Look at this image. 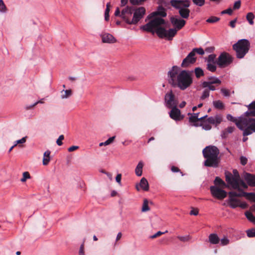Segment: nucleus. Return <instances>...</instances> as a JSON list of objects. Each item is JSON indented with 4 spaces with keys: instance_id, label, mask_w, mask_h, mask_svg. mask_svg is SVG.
<instances>
[{
    "instance_id": "nucleus-11",
    "label": "nucleus",
    "mask_w": 255,
    "mask_h": 255,
    "mask_svg": "<svg viewBox=\"0 0 255 255\" xmlns=\"http://www.w3.org/2000/svg\"><path fill=\"white\" fill-rule=\"evenodd\" d=\"M165 106L168 108L177 107L178 102L172 91L167 92L165 95Z\"/></svg>"
},
{
    "instance_id": "nucleus-6",
    "label": "nucleus",
    "mask_w": 255,
    "mask_h": 255,
    "mask_svg": "<svg viewBox=\"0 0 255 255\" xmlns=\"http://www.w3.org/2000/svg\"><path fill=\"white\" fill-rule=\"evenodd\" d=\"M189 0H171V5L175 8L179 10L180 16L184 19H187L190 15V10L188 7L190 5Z\"/></svg>"
},
{
    "instance_id": "nucleus-19",
    "label": "nucleus",
    "mask_w": 255,
    "mask_h": 255,
    "mask_svg": "<svg viewBox=\"0 0 255 255\" xmlns=\"http://www.w3.org/2000/svg\"><path fill=\"white\" fill-rule=\"evenodd\" d=\"M103 43H114L116 42V38L111 34L105 33L101 34Z\"/></svg>"
},
{
    "instance_id": "nucleus-28",
    "label": "nucleus",
    "mask_w": 255,
    "mask_h": 255,
    "mask_svg": "<svg viewBox=\"0 0 255 255\" xmlns=\"http://www.w3.org/2000/svg\"><path fill=\"white\" fill-rule=\"evenodd\" d=\"M240 201L236 198H229L228 203L232 208H235L239 206Z\"/></svg>"
},
{
    "instance_id": "nucleus-62",
    "label": "nucleus",
    "mask_w": 255,
    "mask_h": 255,
    "mask_svg": "<svg viewBox=\"0 0 255 255\" xmlns=\"http://www.w3.org/2000/svg\"><path fill=\"white\" fill-rule=\"evenodd\" d=\"M198 210L197 209H193L190 212V214L191 215L196 216L198 214Z\"/></svg>"
},
{
    "instance_id": "nucleus-51",
    "label": "nucleus",
    "mask_w": 255,
    "mask_h": 255,
    "mask_svg": "<svg viewBox=\"0 0 255 255\" xmlns=\"http://www.w3.org/2000/svg\"><path fill=\"white\" fill-rule=\"evenodd\" d=\"M168 231L166 230L165 232H162L161 231H158L157 232L156 234H154L153 235L150 236V238L151 239H154V238H157V237H159L166 233H167Z\"/></svg>"
},
{
    "instance_id": "nucleus-46",
    "label": "nucleus",
    "mask_w": 255,
    "mask_h": 255,
    "mask_svg": "<svg viewBox=\"0 0 255 255\" xmlns=\"http://www.w3.org/2000/svg\"><path fill=\"white\" fill-rule=\"evenodd\" d=\"M6 11V7L2 0H0V11L5 12Z\"/></svg>"
},
{
    "instance_id": "nucleus-37",
    "label": "nucleus",
    "mask_w": 255,
    "mask_h": 255,
    "mask_svg": "<svg viewBox=\"0 0 255 255\" xmlns=\"http://www.w3.org/2000/svg\"><path fill=\"white\" fill-rule=\"evenodd\" d=\"M192 52L194 54V56H195L196 53L199 54V55H203L204 54V51L202 48H195L193 49Z\"/></svg>"
},
{
    "instance_id": "nucleus-56",
    "label": "nucleus",
    "mask_w": 255,
    "mask_h": 255,
    "mask_svg": "<svg viewBox=\"0 0 255 255\" xmlns=\"http://www.w3.org/2000/svg\"><path fill=\"white\" fill-rule=\"evenodd\" d=\"M115 138V136H112L110 137L108 139L104 142L105 145H108L113 142Z\"/></svg>"
},
{
    "instance_id": "nucleus-54",
    "label": "nucleus",
    "mask_w": 255,
    "mask_h": 255,
    "mask_svg": "<svg viewBox=\"0 0 255 255\" xmlns=\"http://www.w3.org/2000/svg\"><path fill=\"white\" fill-rule=\"evenodd\" d=\"M240 162L242 165H245L247 163L248 159L245 156H241L240 157Z\"/></svg>"
},
{
    "instance_id": "nucleus-3",
    "label": "nucleus",
    "mask_w": 255,
    "mask_h": 255,
    "mask_svg": "<svg viewBox=\"0 0 255 255\" xmlns=\"http://www.w3.org/2000/svg\"><path fill=\"white\" fill-rule=\"evenodd\" d=\"M202 153L205 159L204 161V166L214 168L218 167L220 151L217 147L214 145L207 146L203 149Z\"/></svg>"
},
{
    "instance_id": "nucleus-34",
    "label": "nucleus",
    "mask_w": 255,
    "mask_h": 255,
    "mask_svg": "<svg viewBox=\"0 0 255 255\" xmlns=\"http://www.w3.org/2000/svg\"><path fill=\"white\" fill-rule=\"evenodd\" d=\"M246 18L249 23L251 25H253L254 23V19L255 18V15L252 12H249L246 16Z\"/></svg>"
},
{
    "instance_id": "nucleus-41",
    "label": "nucleus",
    "mask_w": 255,
    "mask_h": 255,
    "mask_svg": "<svg viewBox=\"0 0 255 255\" xmlns=\"http://www.w3.org/2000/svg\"><path fill=\"white\" fill-rule=\"evenodd\" d=\"M221 246H226L230 243V240L226 236H224L222 239L220 240Z\"/></svg>"
},
{
    "instance_id": "nucleus-2",
    "label": "nucleus",
    "mask_w": 255,
    "mask_h": 255,
    "mask_svg": "<svg viewBox=\"0 0 255 255\" xmlns=\"http://www.w3.org/2000/svg\"><path fill=\"white\" fill-rule=\"evenodd\" d=\"M146 13L144 7L134 8L131 6H127L121 11L119 7H117L115 15L120 16L127 24L136 25L143 18Z\"/></svg>"
},
{
    "instance_id": "nucleus-38",
    "label": "nucleus",
    "mask_w": 255,
    "mask_h": 255,
    "mask_svg": "<svg viewBox=\"0 0 255 255\" xmlns=\"http://www.w3.org/2000/svg\"><path fill=\"white\" fill-rule=\"evenodd\" d=\"M193 3L199 7H201L205 4V0H192Z\"/></svg>"
},
{
    "instance_id": "nucleus-49",
    "label": "nucleus",
    "mask_w": 255,
    "mask_h": 255,
    "mask_svg": "<svg viewBox=\"0 0 255 255\" xmlns=\"http://www.w3.org/2000/svg\"><path fill=\"white\" fill-rule=\"evenodd\" d=\"M201 126L202 127V128L205 129V130H210L212 128V127L209 124H207V123H202L201 125Z\"/></svg>"
},
{
    "instance_id": "nucleus-60",
    "label": "nucleus",
    "mask_w": 255,
    "mask_h": 255,
    "mask_svg": "<svg viewBox=\"0 0 255 255\" xmlns=\"http://www.w3.org/2000/svg\"><path fill=\"white\" fill-rule=\"evenodd\" d=\"M78 148H79L78 146L73 145V146H72L69 147L68 149V151L69 152H72L76 149H78Z\"/></svg>"
},
{
    "instance_id": "nucleus-21",
    "label": "nucleus",
    "mask_w": 255,
    "mask_h": 255,
    "mask_svg": "<svg viewBox=\"0 0 255 255\" xmlns=\"http://www.w3.org/2000/svg\"><path fill=\"white\" fill-rule=\"evenodd\" d=\"M209 124L218 125L222 122V117L220 115H217L214 117H210L207 119Z\"/></svg>"
},
{
    "instance_id": "nucleus-8",
    "label": "nucleus",
    "mask_w": 255,
    "mask_h": 255,
    "mask_svg": "<svg viewBox=\"0 0 255 255\" xmlns=\"http://www.w3.org/2000/svg\"><path fill=\"white\" fill-rule=\"evenodd\" d=\"M243 135L247 136L255 132V118H245L243 122Z\"/></svg>"
},
{
    "instance_id": "nucleus-48",
    "label": "nucleus",
    "mask_w": 255,
    "mask_h": 255,
    "mask_svg": "<svg viewBox=\"0 0 255 255\" xmlns=\"http://www.w3.org/2000/svg\"><path fill=\"white\" fill-rule=\"evenodd\" d=\"M177 238L180 241L184 242H187L190 239L189 236H178Z\"/></svg>"
},
{
    "instance_id": "nucleus-35",
    "label": "nucleus",
    "mask_w": 255,
    "mask_h": 255,
    "mask_svg": "<svg viewBox=\"0 0 255 255\" xmlns=\"http://www.w3.org/2000/svg\"><path fill=\"white\" fill-rule=\"evenodd\" d=\"M150 210L149 207H148V201L147 199H144L143 201L141 211L142 212H145L148 211Z\"/></svg>"
},
{
    "instance_id": "nucleus-1",
    "label": "nucleus",
    "mask_w": 255,
    "mask_h": 255,
    "mask_svg": "<svg viewBox=\"0 0 255 255\" xmlns=\"http://www.w3.org/2000/svg\"><path fill=\"white\" fill-rule=\"evenodd\" d=\"M165 23V21L163 18L154 17L150 19L148 23L141 26L140 28L143 31L151 32L152 34L156 33L160 38H166L169 40H172L176 34L177 30L174 29L166 30L162 27Z\"/></svg>"
},
{
    "instance_id": "nucleus-61",
    "label": "nucleus",
    "mask_w": 255,
    "mask_h": 255,
    "mask_svg": "<svg viewBox=\"0 0 255 255\" xmlns=\"http://www.w3.org/2000/svg\"><path fill=\"white\" fill-rule=\"evenodd\" d=\"M84 243L82 244L79 250V255H84Z\"/></svg>"
},
{
    "instance_id": "nucleus-22",
    "label": "nucleus",
    "mask_w": 255,
    "mask_h": 255,
    "mask_svg": "<svg viewBox=\"0 0 255 255\" xmlns=\"http://www.w3.org/2000/svg\"><path fill=\"white\" fill-rule=\"evenodd\" d=\"M139 186H140V188L144 191H147L149 190V185L148 181L144 177H143L141 179L139 185H136V189L137 191L140 190Z\"/></svg>"
},
{
    "instance_id": "nucleus-25",
    "label": "nucleus",
    "mask_w": 255,
    "mask_h": 255,
    "mask_svg": "<svg viewBox=\"0 0 255 255\" xmlns=\"http://www.w3.org/2000/svg\"><path fill=\"white\" fill-rule=\"evenodd\" d=\"M209 241L213 245H216L219 243L220 239L216 234H211L209 236Z\"/></svg>"
},
{
    "instance_id": "nucleus-58",
    "label": "nucleus",
    "mask_w": 255,
    "mask_h": 255,
    "mask_svg": "<svg viewBox=\"0 0 255 255\" xmlns=\"http://www.w3.org/2000/svg\"><path fill=\"white\" fill-rule=\"evenodd\" d=\"M215 57L216 55L215 54H210V55H209L208 59V63H211L212 62H214Z\"/></svg>"
},
{
    "instance_id": "nucleus-44",
    "label": "nucleus",
    "mask_w": 255,
    "mask_h": 255,
    "mask_svg": "<svg viewBox=\"0 0 255 255\" xmlns=\"http://www.w3.org/2000/svg\"><path fill=\"white\" fill-rule=\"evenodd\" d=\"M146 0H129V1L132 5H139L141 4Z\"/></svg>"
},
{
    "instance_id": "nucleus-63",
    "label": "nucleus",
    "mask_w": 255,
    "mask_h": 255,
    "mask_svg": "<svg viewBox=\"0 0 255 255\" xmlns=\"http://www.w3.org/2000/svg\"><path fill=\"white\" fill-rule=\"evenodd\" d=\"M121 178L122 175L121 174H118L116 177V180L118 183L121 184Z\"/></svg>"
},
{
    "instance_id": "nucleus-40",
    "label": "nucleus",
    "mask_w": 255,
    "mask_h": 255,
    "mask_svg": "<svg viewBox=\"0 0 255 255\" xmlns=\"http://www.w3.org/2000/svg\"><path fill=\"white\" fill-rule=\"evenodd\" d=\"M30 178V175L28 172H24L22 174V178L20 179V181L24 182L27 179Z\"/></svg>"
},
{
    "instance_id": "nucleus-5",
    "label": "nucleus",
    "mask_w": 255,
    "mask_h": 255,
    "mask_svg": "<svg viewBox=\"0 0 255 255\" xmlns=\"http://www.w3.org/2000/svg\"><path fill=\"white\" fill-rule=\"evenodd\" d=\"M232 174L229 172L225 173L226 181L233 189L240 191V187L244 189L248 188L247 185L241 179L239 173L237 169H234Z\"/></svg>"
},
{
    "instance_id": "nucleus-17",
    "label": "nucleus",
    "mask_w": 255,
    "mask_h": 255,
    "mask_svg": "<svg viewBox=\"0 0 255 255\" xmlns=\"http://www.w3.org/2000/svg\"><path fill=\"white\" fill-rule=\"evenodd\" d=\"M227 119L228 121L233 122L235 123L237 127L241 130H243V122L245 118H242L240 120H237L236 118L233 117L230 114L227 115Z\"/></svg>"
},
{
    "instance_id": "nucleus-53",
    "label": "nucleus",
    "mask_w": 255,
    "mask_h": 255,
    "mask_svg": "<svg viewBox=\"0 0 255 255\" xmlns=\"http://www.w3.org/2000/svg\"><path fill=\"white\" fill-rule=\"evenodd\" d=\"M43 100H44V99H41V100H40L37 101L36 102H35L33 105H31L29 106V107H27L26 109H29L30 108H32L33 107L35 106L38 104H43L44 103Z\"/></svg>"
},
{
    "instance_id": "nucleus-27",
    "label": "nucleus",
    "mask_w": 255,
    "mask_h": 255,
    "mask_svg": "<svg viewBox=\"0 0 255 255\" xmlns=\"http://www.w3.org/2000/svg\"><path fill=\"white\" fill-rule=\"evenodd\" d=\"M51 152L50 150H46L43 154V164L44 165H47L50 160V155Z\"/></svg>"
},
{
    "instance_id": "nucleus-13",
    "label": "nucleus",
    "mask_w": 255,
    "mask_h": 255,
    "mask_svg": "<svg viewBox=\"0 0 255 255\" xmlns=\"http://www.w3.org/2000/svg\"><path fill=\"white\" fill-rule=\"evenodd\" d=\"M170 21L174 29L177 31L182 29L186 24V21L178 16H172L170 18Z\"/></svg>"
},
{
    "instance_id": "nucleus-55",
    "label": "nucleus",
    "mask_w": 255,
    "mask_h": 255,
    "mask_svg": "<svg viewBox=\"0 0 255 255\" xmlns=\"http://www.w3.org/2000/svg\"><path fill=\"white\" fill-rule=\"evenodd\" d=\"M232 13H233V10L231 8H229L226 10H223L221 12V13L222 14H228L229 15H231L232 14Z\"/></svg>"
},
{
    "instance_id": "nucleus-26",
    "label": "nucleus",
    "mask_w": 255,
    "mask_h": 255,
    "mask_svg": "<svg viewBox=\"0 0 255 255\" xmlns=\"http://www.w3.org/2000/svg\"><path fill=\"white\" fill-rule=\"evenodd\" d=\"M143 166V163L142 161H140L138 162V164L137 165L135 169V174L137 176H141L142 174V168Z\"/></svg>"
},
{
    "instance_id": "nucleus-16",
    "label": "nucleus",
    "mask_w": 255,
    "mask_h": 255,
    "mask_svg": "<svg viewBox=\"0 0 255 255\" xmlns=\"http://www.w3.org/2000/svg\"><path fill=\"white\" fill-rule=\"evenodd\" d=\"M179 68L177 66H173L171 69L168 72L167 75L170 78V83L173 84L176 79L177 75L180 72Z\"/></svg>"
},
{
    "instance_id": "nucleus-64",
    "label": "nucleus",
    "mask_w": 255,
    "mask_h": 255,
    "mask_svg": "<svg viewBox=\"0 0 255 255\" xmlns=\"http://www.w3.org/2000/svg\"><path fill=\"white\" fill-rule=\"evenodd\" d=\"M249 109H255V101L253 102L249 105Z\"/></svg>"
},
{
    "instance_id": "nucleus-30",
    "label": "nucleus",
    "mask_w": 255,
    "mask_h": 255,
    "mask_svg": "<svg viewBox=\"0 0 255 255\" xmlns=\"http://www.w3.org/2000/svg\"><path fill=\"white\" fill-rule=\"evenodd\" d=\"M214 184L216 186L218 185L222 188L227 187V184L225 183V182L222 179H221L220 178L218 177H216L214 180Z\"/></svg>"
},
{
    "instance_id": "nucleus-29",
    "label": "nucleus",
    "mask_w": 255,
    "mask_h": 255,
    "mask_svg": "<svg viewBox=\"0 0 255 255\" xmlns=\"http://www.w3.org/2000/svg\"><path fill=\"white\" fill-rule=\"evenodd\" d=\"M235 130L234 127H229L224 130L221 134L222 138H226L229 133H232Z\"/></svg>"
},
{
    "instance_id": "nucleus-4",
    "label": "nucleus",
    "mask_w": 255,
    "mask_h": 255,
    "mask_svg": "<svg viewBox=\"0 0 255 255\" xmlns=\"http://www.w3.org/2000/svg\"><path fill=\"white\" fill-rule=\"evenodd\" d=\"M193 83L192 72L181 70L177 75L172 86L178 87L181 90H185Z\"/></svg>"
},
{
    "instance_id": "nucleus-12",
    "label": "nucleus",
    "mask_w": 255,
    "mask_h": 255,
    "mask_svg": "<svg viewBox=\"0 0 255 255\" xmlns=\"http://www.w3.org/2000/svg\"><path fill=\"white\" fill-rule=\"evenodd\" d=\"M210 191L213 197L220 200L224 199L227 196V192L216 186L210 187Z\"/></svg>"
},
{
    "instance_id": "nucleus-42",
    "label": "nucleus",
    "mask_w": 255,
    "mask_h": 255,
    "mask_svg": "<svg viewBox=\"0 0 255 255\" xmlns=\"http://www.w3.org/2000/svg\"><path fill=\"white\" fill-rule=\"evenodd\" d=\"M220 20L219 17L216 16H211L206 20V22L208 23H215L218 21Z\"/></svg>"
},
{
    "instance_id": "nucleus-14",
    "label": "nucleus",
    "mask_w": 255,
    "mask_h": 255,
    "mask_svg": "<svg viewBox=\"0 0 255 255\" xmlns=\"http://www.w3.org/2000/svg\"><path fill=\"white\" fill-rule=\"evenodd\" d=\"M171 110L169 113L170 118L175 121H180L184 119V116L181 114V111L177 107L171 108Z\"/></svg>"
},
{
    "instance_id": "nucleus-32",
    "label": "nucleus",
    "mask_w": 255,
    "mask_h": 255,
    "mask_svg": "<svg viewBox=\"0 0 255 255\" xmlns=\"http://www.w3.org/2000/svg\"><path fill=\"white\" fill-rule=\"evenodd\" d=\"M194 72L197 78H200L201 76H203L204 75L203 70L200 67L195 68Z\"/></svg>"
},
{
    "instance_id": "nucleus-57",
    "label": "nucleus",
    "mask_w": 255,
    "mask_h": 255,
    "mask_svg": "<svg viewBox=\"0 0 255 255\" xmlns=\"http://www.w3.org/2000/svg\"><path fill=\"white\" fill-rule=\"evenodd\" d=\"M241 2L240 0L236 1L234 4L233 8L234 9H239L241 6Z\"/></svg>"
},
{
    "instance_id": "nucleus-52",
    "label": "nucleus",
    "mask_w": 255,
    "mask_h": 255,
    "mask_svg": "<svg viewBox=\"0 0 255 255\" xmlns=\"http://www.w3.org/2000/svg\"><path fill=\"white\" fill-rule=\"evenodd\" d=\"M64 138V135H60L59 136L58 138L56 140V143L57 144V145H58L59 146L62 145L63 142H62V140H63Z\"/></svg>"
},
{
    "instance_id": "nucleus-15",
    "label": "nucleus",
    "mask_w": 255,
    "mask_h": 255,
    "mask_svg": "<svg viewBox=\"0 0 255 255\" xmlns=\"http://www.w3.org/2000/svg\"><path fill=\"white\" fill-rule=\"evenodd\" d=\"M196 61V58L194 56V54L192 51L190 52L186 57L184 59L181 63L182 67H187L190 65L194 64Z\"/></svg>"
},
{
    "instance_id": "nucleus-47",
    "label": "nucleus",
    "mask_w": 255,
    "mask_h": 255,
    "mask_svg": "<svg viewBox=\"0 0 255 255\" xmlns=\"http://www.w3.org/2000/svg\"><path fill=\"white\" fill-rule=\"evenodd\" d=\"M221 92L223 95L225 97H229L230 96V91L225 88H222Z\"/></svg>"
},
{
    "instance_id": "nucleus-20",
    "label": "nucleus",
    "mask_w": 255,
    "mask_h": 255,
    "mask_svg": "<svg viewBox=\"0 0 255 255\" xmlns=\"http://www.w3.org/2000/svg\"><path fill=\"white\" fill-rule=\"evenodd\" d=\"M242 187H240V191L239 193L235 191L229 192V198H236V197H248V193H246L242 190Z\"/></svg>"
},
{
    "instance_id": "nucleus-59",
    "label": "nucleus",
    "mask_w": 255,
    "mask_h": 255,
    "mask_svg": "<svg viewBox=\"0 0 255 255\" xmlns=\"http://www.w3.org/2000/svg\"><path fill=\"white\" fill-rule=\"evenodd\" d=\"M110 10H108V9H106L105 11V19L106 21H108L109 20V12Z\"/></svg>"
},
{
    "instance_id": "nucleus-9",
    "label": "nucleus",
    "mask_w": 255,
    "mask_h": 255,
    "mask_svg": "<svg viewBox=\"0 0 255 255\" xmlns=\"http://www.w3.org/2000/svg\"><path fill=\"white\" fill-rule=\"evenodd\" d=\"M221 84V81L217 77L210 76L207 78V81L202 83V87L203 88H208L211 91H215L216 90V86L220 85Z\"/></svg>"
},
{
    "instance_id": "nucleus-23",
    "label": "nucleus",
    "mask_w": 255,
    "mask_h": 255,
    "mask_svg": "<svg viewBox=\"0 0 255 255\" xmlns=\"http://www.w3.org/2000/svg\"><path fill=\"white\" fill-rule=\"evenodd\" d=\"M244 178L248 185L250 186H255V175L246 173L244 175Z\"/></svg>"
},
{
    "instance_id": "nucleus-24",
    "label": "nucleus",
    "mask_w": 255,
    "mask_h": 255,
    "mask_svg": "<svg viewBox=\"0 0 255 255\" xmlns=\"http://www.w3.org/2000/svg\"><path fill=\"white\" fill-rule=\"evenodd\" d=\"M199 113H194L193 114H191L190 113L188 115H190V117H189V121L190 123H195L198 121H202L203 120L205 119L207 117V115H205L202 117L199 118Z\"/></svg>"
},
{
    "instance_id": "nucleus-31",
    "label": "nucleus",
    "mask_w": 255,
    "mask_h": 255,
    "mask_svg": "<svg viewBox=\"0 0 255 255\" xmlns=\"http://www.w3.org/2000/svg\"><path fill=\"white\" fill-rule=\"evenodd\" d=\"M213 104L214 107L217 109L222 110L224 108V104L220 100L213 101Z\"/></svg>"
},
{
    "instance_id": "nucleus-33",
    "label": "nucleus",
    "mask_w": 255,
    "mask_h": 255,
    "mask_svg": "<svg viewBox=\"0 0 255 255\" xmlns=\"http://www.w3.org/2000/svg\"><path fill=\"white\" fill-rule=\"evenodd\" d=\"M245 215L247 218L251 222L255 224V217L250 211H247L245 213Z\"/></svg>"
},
{
    "instance_id": "nucleus-10",
    "label": "nucleus",
    "mask_w": 255,
    "mask_h": 255,
    "mask_svg": "<svg viewBox=\"0 0 255 255\" xmlns=\"http://www.w3.org/2000/svg\"><path fill=\"white\" fill-rule=\"evenodd\" d=\"M233 61L232 56L227 52L222 53L219 56L217 64L220 67H225L230 64Z\"/></svg>"
},
{
    "instance_id": "nucleus-45",
    "label": "nucleus",
    "mask_w": 255,
    "mask_h": 255,
    "mask_svg": "<svg viewBox=\"0 0 255 255\" xmlns=\"http://www.w3.org/2000/svg\"><path fill=\"white\" fill-rule=\"evenodd\" d=\"M247 234L250 238L255 237V229L248 230L247 231Z\"/></svg>"
},
{
    "instance_id": "nucleus-7",
    "label": "nucleus",
    "mask_w": 255,
    "mask_h": 255,
    "mask_svg": "<svg viewBox=\"0 0 255 255\" xmlns=\"http://www.w3.org/2000/svg\"><path fill=\"white\" fill-rule=\"evenodd\" d=\"M250 47V43L248 40L242 39L239 40L233 45V48L236 52V55L238 58H243L248 52Z\"/></svg>"
},
{
    "instance_id": "nucleus-50",
    "label": "nucleus",
    "mask_w": 255,
    "mask_h": 255,
    "mask_svg": "<svg viewBox=\"0 0 255 255\" xmlns=\"http://www.w3.org/2000/svg\"><path fill=\"white\" fill-rule=\"evenodd\" d=\"M26 136L22 137L21 139L17 140L15 141L14 146H16L18 144L24 143L26 141Z\"/></svg>"
},
{
    "instance_id": "nucleus-36",
    "label": "nucleus",
    "mask_w": 255,
    "mask_h": 255,
    "mask_svg": "<svg viewBox=\"0 0 255 255\" xmlns=\"http://www.w3.org/2000/svg\"><path fill=\"white\" fill-rule=\"evenodd\" d=\"M210 91L211 90H209V88L205 89L202 93V95L201 96L200 99L203 100L206 98L209 97L210 95Z\"/></svg>"
},
{
    "instance_id": "nucleus-18",
    "label": "nucleus",
    "mask_w": 255,
    "mask_h": 255,
    "mask_svg": "<svg viewBox=\"0 0 255 255\" xmlns=\"http://www.w3.org/2000/svg\"><path fill=\"white\" fill-rule=\"evenodd\" d=\"M160 15L162 17H165L166 16V13L165 11V9L159 6L158 11H155L149 14L146 17L145 21L147 20H150L154 17H156L155 16Z\"/></svg>"
},
{
    "instance_id": "nucleus-43",
    "label": "nucleus",
    "mask_w": 255,
    "mask_h": 255,
    "mask_svg": "<svg viewBox=\"0 0 255 255\" xmlns=\"http://www.w3.org/2000/svg\"><path fill=\"white\" fill-rule=\"evenodd\" d=\"M207 69L211 72H215L216 70V66L214 63H208Z\"/></svg>"
},
{
    "instance_id": "nucleus-39",
    "label": "nucleus",
    "mask_w": 255,
    "mask_h": 255,
    "mask_svg": "<svg viewBox=\"0 0 255 255\" xmlns=\"http://www.w3.org/2000/svg\"><path fill=\"white\" fill-rule=\"evenodd\" d=\"M64 94L61 95L62 99H66L72 95V91L71 90H63Z\"/></svg>"
}]
</instances>
